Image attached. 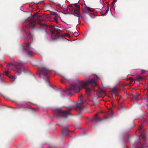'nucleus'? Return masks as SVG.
Wrapping results in <instances>:
<instances>
[{
	"label": "nucleus",
	"mask_w": 148,
	"mask_h": 148,
	"mask_svg": "<svg viewBox=\"0 0 148 148\" xmlns=\"http://www.w3.org/2000/svg\"><path fill=\"white\" fill-rule=\"evenodd\" d=\"M138 144L137 145V148H143L144 147L141 144L140 142L139 139H138V141H137Z\"/></svg>",
	"instance_id": "f8f14e48"
},
{
	"label": "nucleus",
	"mask_w": 148,
	"mask_h": 148,
	"mask_svg": "<svg viewBox=\"0 0 148 148\" xmlns=\"http://www.w3.org/2000/svg\"><path fill=\"white\" fill-rule=\"evenodd\" d=\"M66 108L68 110L65 111H62L60 109L55 110L54 113V116L57 118L61 116L67 117L71 115L69 111L71 110L72 109L71 106Z\"/></svg>",
	"instance_id": "f03ea898"
},
{
	"label": "nucleus",
	"mask_w": 148,
	"mask_h": 148,
	"mask_svg": "<svg viewBox=\"0 0 148 148\" xmlns=\"http://www.w3.org/2000/svg\"><path fill=\"white\" fill-rule=\"evenodd\" d=\"M38 68L40 71L39 76L41 77L42 75L47 76L50 72V71L46 66H40L38 67Z\"/></svg>",
	"instance_id": "20e7f679"
},
{
	"label": "nucleus",
	"mask_w": 148,
	"mask_h": 148,
	"mask_svg": "<svg viewBox=\"0 0 148 148\" xmlns=\"http://www.w3.org/2000/svg\"><path fill=\"white\" fill-rule=\"evenodd\" d=\"M69 131L67 127H63L62 131V134L64 136H68V133Z\"/></svg>",
	"instance_id": "1a4fd4ad"
},
{
	"label": "nucleus",
	"mask_w": 148,
	"mask_h": 148,
	"mask_svg": "<svg viewBox=\"0 0 148 148\" xmlns=\"http://www.w3.org/2000/svg\"><path fill=\"white\" fill-rule=\"evenodd\" d=\"M10 78L12 79H16L15 77L14 76H10Z\"/></svg>",
	"instance_id": "393cba45"
},
{
	"label": "nucleus",
	"mask_w": 148,
	"mask_h": 148,
	"mask_svg": "<svg viewBox=\"0 0 148 148\" xmlns=\"http://www.w3.org/2000/svg\"><path fill=\"white\" fill-rule=\"evenodd\" d=\"M84 103V102L82 100L80 99L79 101L76 105L75 108V110L76 111L79 110L80 112V113L84 109L82 105Z\"/></svg>",
	"instance_id": "423d86ee"
},
{
	"label": "nucleus",
	"mask_w": 148,
	"mask_h": 148,
	"mask_svg": "<svg viewBox=\"0 0 148 148\" xmlns=\"http://www.w3.org/2000/svg\"><path fill=\"white\" fill-rule=\"evenodd\" d=\"M107 10H108L109 11V6L108 7H107Z\"/></svg>",
	"instance_id": "7c9ffc66"
},
{
	"label": "nucleus",
	"mask_w": 148,
	"mask_h": 148,
	"mask_svg": "<svg viewBox=\"0 0 148 148\" xmlns=\"http://www.w3.org/2000/svg\"><path fill=\"white\" fill-rule=\"evenodd\" d=\"M146 71L145 70H142V73H144V72H145Z\"/></svg>",
	"instance_id": "c756f323"
},
{
	"label": "nucleus",
	"mask_w": 148,
	"mask_h": 148,
	"mask_svg": "<svg viewBox=\"0 0 148 148\" xmlns=\"http://www.w3.org/2000/svg\"><path fill=\"white\" fill-rule=\"evenodd\" d=\"M5 75H8V71H5Z\"/></svg>",
	"instance_id": "a878e982"
},
{
	"label": "nucleus",
	"mask_w": 148,
	"mask_h": 148,
	"mask_svg": "<svg viewBox=\"0 0 148 148\" xmlns=\"http://www.w3.org/2000/svg\"><path fill=\"white\" fill-rule=\"evenodd\" d=\"M54 20L56 22H57V20L58 19V17L56 16H55L53 18Z\"/></svg>",
	"instance_id": "aec40b11"
},
{
	"label": "nucleus",
	"mask_w": 148,
	"mask_h": 148,
	"mask_svg": "<svg viewBox=\"0 0 148 148\" xmlns=\"http://www.w3.org/2000/svg\"><path fill=\"white\" fill-rule=\"evenodd\" d=\"M98 114H96L94 117L91 119V121L92 122H101L108 119V118L106 117H105L102 119L98 117Z\"/></svg>",
	"instance_id": "0eeeda50"
},
{
	"label": "nucleus",
	"mask_w": 148,
	"mask_h": 148,
	"mask_svg": "<svg viewBox=\"0 0 148 148\" xmlns=\"http://www.w3.org/2000/svg\"><path fill=\"white\" fill-rule=\"evenodd\" d=\"M38 13H36L35 14V16H36L38 15Z\"/></svg>",
	"instance_id": "473e14b6"
},
{
	"label": "nucleus",
	"mask_w": 148,
	"mask_h": 148,
	"mask_svg": "<svg viewBox=\"0 0 148 148\" xmlns=\"http://www.w3.org/2000/svg\"><path fill=\"white\" fill-rule=\"evenodd\" d=\"M51 14L52 15H57V14L55 12H51Z\"/></svg>",
	"instance_id": "4be33fe9"
},
{
	"label": "nucleus",
	"mask_w": 148,
	"mask_h": 148,
	"mask_svg": "<svg viewBox=\"0 0 148 148\" xmlns=\"http://www.w3.org/2000/svg\"><path fill=\"white\" fill-rule=\"evenodd\" d=\"M87 9L88 10H89V11H91V9L90 8H89V7L87 8Z\"/></svg>",
	"instance_id": "cd10ccee"
},
{
	"label": "nucleus",
	"mask_w": 148,
	"mask_h": 148,
	"mask_svg": "<svg viewBox=\"0 0 148 148\" xmlns=\"http://www.w3.org/2000/svg\"><path fill=\"white\" fill-rule=\"evenodd\" d=\"M100 91L101 92L103 93H105V90L103 89H101L100 90Z\"/></svg>",
	"instance_id": "b1692460"
},
{
	"label": "nucleus",
	"mask_w": 148,
	"mask_h": 148,
	"mask_svg": "<svg viewBox=\"0 0 148 148\" xmlns=\"http://www.w3.org/2000/svg\"><path fill=\"white\" fill-rule=\"evenodd\" d=\"M116 2V0H113L111 4V6L112 8H113L114 7V5L115 4V2Z\"/></svg>",
	"instance_id": "f3484780"
},
{
	"label": "nucleus",
	"mask_w": 148,
	"mask_h": 148,
	"mask_svg": "<svg viewBox=\"0 0 148 148\" xmlns=\"http://www.w3.org/2000/svg\"><path fill=\"white\" fill-rule=\"evenodd\" d=\"M50 30L51 34H54V36L56 38H59L62 36L60 33L61 31L58 28V27L56 26L51 25L50 27Z\"/></svg>",
	"instance_id": "7ed1b4c3"
},
{
	"label": "nucleus",
	"mask_w": 148,
	"mask_h": 148,
	"mask_svg": "<svg viewBox=\"0 0 148 148\" xmlns=\"http://www.w3.org/2000/svg\"><path fill=\"white\" fill-rule=\"evenodd\" d=\"M142 127L141 126L139 127V132L141 133V134H142L143 133L141 132Z\"/></svg>",
	"instance_id": "6ab92c4d"
},
{
	"label": "nucleus",
	"mask_w": 148,
	"mask_h": 148,
	"mask_svg": "<svg viewBox=\"0 0 148 148\" xmlns=\"http://www.w3.org/2000/svg\"><path fill=\"white\" fill-rule=\"evenodd\" d=\"M97 95L99 96V94H100V92H97Z\"/></svg>",
	"instance_id": "c85d7f7f"
},
{
	"label": "nucleus",
	"mask_w": 148,
	"mask_h": 148,
	"mask_svg": "<svg viewBox=\"0 0 148 148\" xmlns=\"http://www.w3.org/2000/svg\"><path fill=\"white\" fill-rule=\"evenodd\" d=\"M146 105L148 106V95H147V98L146 99Z\"/></svg>",
	"instance_id": "412c9836"
},
{
	"label": "nucleus",
	"mask_w": 148,
	"mask_h": 148,
	"mask_svg": "<svg viewBox=\"0 0 148 148\" xmlns=\"http://www.w3.org/2000/svg\"><path fill=\"white\" fill-rule=\"evenodd\" d=\"M74 6L76 7V8L79 9L80 5H78L77 3H75L74 4Z\"/></svg>",
	"instance_id": "a211bd4d"
},
{
	"label": "nucleus",
	"mask_w": 148,
	"mask_h": 148,
	"mask_svg": "<svg viewBox=\"0 0 148 148\" xmlns=\"http://www.w3.org/2000/svg\"><path fill=\"white\" fill-rule=\"evenodd\" d=\"M70 7H73V4H71L70 5Z\"/></svg>",
	"instance_id": "2f4dec72"
},
{
	"label": "nucleus",
	"mask_w": 148,
	"mask_h": 148,
	"mask_svg": "<svg viewBox=\"0 0 148 148\" xmlns=\"http://www.w3.org/2000/svg\"><path fill=\"white\" fill-rule=\"evenodd\" d=\"M83 97V96L82 95L80 96V97Z\"/></svg>",
	"instance_id": "72a5a7b5"
},
{
	"label": "nucleus",
	"mask_w": 148,
	"mask_h": 148,
	"mask_svg": "<svg viewBox=\"0 0 148 148\" xmlns=\"http://www.w3.org/2000/svg\"><path fill=\"white\" fill-rule=\"evenodd\" d=\"M97 85L95 80L92 78L90 80L88 79L83 81H76L74 83L71 84L69 87H67L64 92L69 95L73 94L74 92H79L81 88H84L87 86L90 85L94 87Z\"/></svg>",
	"instance_id": "f257e3e1"
},
{
	"label": "nucleus",
	"mask_w": 148,
	"mask_h": 148,
	"mask_svg": "<svg viewBox=\"0 0 148 148\" xmlns=\"http://www.w3.org/2000/svg\"><path fill=\"white\" fill-rule=\"evenodd\" d=\"M17 71L19 73H21L22 72L21 68H18V67H21L22 66V64L21 63H17Z\"/></svg>",
	"instance_id": "9b49d317"
},
{
	"label": "nucleus",
	"mask_w": 148,
	"mask_h": 148,
	"mask_svg": "<svg viewBox=\"0 0 148 148\" xmlns=\"http://www.w3.org/2000/svg\"><path fill=\"white\" fill-rule=\"evenodd\" d=\"M108 12V10H106L104 14V15H106L107 13Z\"/></svg>",
	"instance_id": "bb28decb"
},
{
	"label": "nucleus",
	"mask_w": 148,
	"mask_h": 148,
	"mask_svg": "<svg viewBox=\"0 0 148 148\" xmlns=\"http://www.w3.org/2000/svg\"><path fill=\"white\" fill-rule=\"evenodd\" d=\"M91 91V89L90 88H86V93L88 95H89L90 94Z\"/></svg>",
	"instance_id": "2eb2a0df"
},
{
	"label": "nucleus",
	"mask_w": 148,
	"mask_h": 148,
	"mask_svg": "<svg viewBox=\"0 0 148 148\" xmlns=\"http://www.w3.org/2000/svg\"><path fill=\"white\" fill-rule=\"evenodd\" d=\"M143 79V78L141 77L139 75H137L136 76V78L135 80L137 81H139L140 80H142Z\"/></svg>",
	"instance_id": "4468645a"
},
{
	"label": "nucleus",
	"mask_w": 148,
	"mask_h": 148,
	"mask_svg": "<svg viewBox=\"0 0 148 148\" xmlns=\"http://www.w3.org/2000/svg\"><path fill=\"white\" fill-rule=\"evenodd\" d=\"M98 76H97V75H95V76H94V78L93 79H94L95 80L97 79H98Z\"/></svg>",
	"instance_id": "5701e85b"
},
{
	"label": "nucleus",
	"mask_w": 148,
	"mask_h": 148,
	"mask_svg": "<svg viewBox=\"0 0 148 148\" xmlns=\"http://www.w3.org/2000/svg\"><path fill=\"white\" fill-rule=\"evenodd\" d=\"M80 8L79 9L76 8L74 10V13L77 15H79Z\"/></svg>",
	"instance_id": "ddd939ff"
},
{
	"label": "nucleus",
	"mask_w": 148,
	"mask_h": 148,
	"mask_svg": "<svg viewBox=\"0 0 148 148\" xmlns=\"http://www.w3.org/2000/svg\"><path fill=\"white\" fill-rule=\"evenodd\" d=\"M62 79H61V81L62 83L64 82H69L71 79H69L66 76H63L62 75Z\"/></svg>",
	"instance_id": "9d476101"
},
{
	"label": "nucleus",
	"mask_w": 148,
	"mask_h": 148,
	"mask_svg": "<svg viewBox=\"0 0 148 148\" xmlns=\"http://www.w3.org/2000/svg\"><path fill=\"white\" fill-rule=\"evenodd\" d=\"M35 21L32 19L29 20L28 24L26 26V27L28 28H33L35 26Z\"/></svg>",
	"instance_id": "6e6552de"
},
{
	"label": "nucleus",
	"mask_w": 148,
	"mask_h": 148,
	"mask_svg": "<svg viewBox=\"0 0 148 148\" xmlns=\"http://www.w3.org/2000/svg\"><path fill=\"white\" fill-rule=\"evenodd\" d=\"M25 44L26 47H23V49L24 51L27 54L29 55H32L33 54V52L32 51H31L32 47L31 46V45L29 42H25Z\"/></svg>",
	"instance_id": "39448f33"
},
{
	"label": "nucleus",
	"mask_w": 148,
	"mask_h": 148,
	"mask_svg": "<svg viewBox=\"0 0 148 148\" xmlns=\"http://www.w3.org/2000/svg\"><path fill=\"white\" fill-rule=\"evenodd\" d=\"M132 79V78H130V79Z\"/></svg>",
	"instance_id": "f704fd0d"
},
{
	"label": "nucleus",
	"mask_w": 148,
	"mask_h": 148,
	"mask_svg": "<svg viewBox=\"0 0 148 148\" xmlns=\"http://www.w3.org/2000/svg\"><path fill=\"white\" fill-rule=\"evenodd\" d=\"M26 35H27V37L29 38H32L33 36L29 32L26 33Z\"/></svg>",
	"instance_id": "dca6fc26"
}]
</instances>
